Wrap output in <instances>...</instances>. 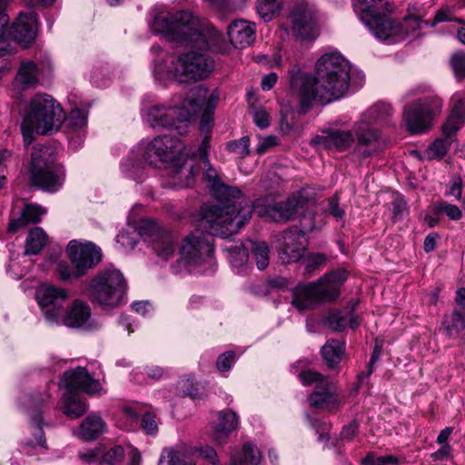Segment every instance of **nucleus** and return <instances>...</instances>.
<instances>
[{"label": "nucleus", "instance_id": "1", "mask_svg": "<svg viewBox=\"0 0 465 465\" xmlns=\"http://www.w3.org/2000/svg\"><path fill=\"white\" fill-rule=\"evenodd\" d=\"M350 73V63L338 53L322 55L313 76L294 64L288 72L291 95L298 100L301 111L306 113L314 102L327 104L341 98L349 88Z\"/></svg>", "mask_w": 465, "mask_h": 465}, {"label": "nucleus", "instance_id": "2", "mask_svg": "<svg viewBox=\"0 0 465 465\" xmlns=\"http://www.w3.org/2000/svg\"><path fill=\"white\" fill-rule=\"evenodd\" d=\"M203 165V179L215 199L213 203L202 205L203 221L209 225L213 234L221 235L222 238L230 237L251 219L252 203L239 188L224 184L208 159H204Z\"/></svg>", "mask_w": 465, "mask_h": 465}, {"label": "nucleus", "instance_id": "3", "mask_svg": "<svg viewBox=\"0 0 465 465\" xmlns=\"http://www.w3.org/2000/svg\"><path fill=\"white\" fill-rule=\"evenodd\" d=\"M150 27L171 42L192 45L201 51L215 50V44L221 38L216 30L204 28L198 17L186 11L157 13Z\"/></svg>", "mask_w": 465, "mask_h": 465}, {"label": "nucleus", "instance_id": "4", "mask_svg": "<svg viewBox=\"0 0 465 465\" xmlns=\"http://www.w3.org/2000/svg\"><path fill=\"white\" fill-rule=\"evenodd\" d=\"M208 99V91L204 88L191 90L180 106L154 105L149 108L147 121L153 128H168L179 135L187 134L193 116L203 111L201 124L207 125L211 121L213 108Z\"/></svg>", "mask_w": 465, "mask_h": 465}, {"label": "nucleus", "instance_id": "5", "mask_svg": "<svg viewBox=\"0 0 465 465\" xmlns=\"http://www.w3.org/2000/svg\"><path fill=\"white\" fill-rule=\"evenodd\" d=\"M64 114L60 104L49 94H38L28 103L21 124L25 144L34 141V134L45 135L57 131Z\"/></svg>", "mask_w": 465, "mask_h": 465}, {"label": "nucleus", "instance_id": "6", "mask_svg": "<svg viewBox=\"0 0 465 465\" xmlns=\"http://www.w3.org/2000/svg\"><path fill=\"white\" fill-rule=\"evenodd\" d=\"M28 173L30 185L47 193L57 192L65 177L64 166L56 162L54 149L47 145L34 148Z\"/></svg>", "mask_w": 465, "mask_h": 465}, {"label": "nucleus", "instance_id": "7", "mask_svg": "<svg viewBox=\"0 0 465 465\" xmlns=\"http://www.w3.org/2000/svg\"><path fill=\"white\" fill-rule=\"evenodd\" d=\"M127 284L119 270H103L93 276L87 285V296L93 303L104 308L118 306Z\"/></svg>", "mask_w": 465, "mask_h": 465}, {"label": "nucleus", "instance_id": "8", "mask_svg": "<svg viewBox=\"0 0 465 465\" xmlns=\"http://www.w3.org/2000/svg\"><path fill=\"white\" fill-rule=\"evenodd\" d=\"M214 61L203 52L189 51L173 57L168 74L180 83L201 81L209 76Z\"/></svg>", "mask_w": 465, "mask_h": 465}, {"label": "nucleus", "instance_id": "9", "mask_svg": "<svg viewBox=\"0 0 465 465\" xmlns=\"http://www.w3.org/2000/svg\"><path fill=\"white\" fill-rule=\"evenodd\" d=\"M298 377L304 386L314 385V391L308 397L311 407L329 411H335L340 408L341 401L338 389L327 376L316 371L306 370L301 371Z\"/></svg>", "mask_w": 465, "mask_h": 465}, {"label": "nucleus", "instance_id": "10", "mask_svg": "<svg viewBox=\"0 0 465 465\" xmlns=\"http://www.w3.org/2000/svg\"><path fill=\"white\" fill-rule=\"evenodd\" d=\"M353 6L361 22L376 38L385 41L391 35L401 31L394 19L381 12L383 0H357Z\"/></svg>", "mask_w": 465, "mask_h": 465}, {"label": "nucleus", "instance_id": "11", "mask_svg": "<svg viewBox=\"0 0 465 465\" xmlns=\"http://www.w3.org/2000/svg\"><path fill=\"white\" fill-rule=\"evenodd\" d=\"M202 222L208 228L209 233L196 232L189 234L183 239L180 247L181 262L187 267H196L203 262H209L214 252L213 236L218 235L212 232L205 222L203 220Z\"/></svg>", "mask_w": 465, "mask_h": 465}, {"label": "nucleus", "instance_id": "12", "mask_svg": "<svg viewBox=\"0 0 465 465\" xmlns=\"http://www.w3.org/2000/svg\"><path fill=\"white\" fill-rule=\"evenodd\" d=\"M442 102L439 97H428L406 106L403 112L408 131L412 134H420L428 130L435 115L440 114Z\"/></svg>", "mask_w": 465, "mask_h": 465}, {"label": "nucleus", "instance_id": "13", "mask_svg": "<svg viewBox=\"0 0 465 465\" xmlns=\"http://www.w3.org/2000/svg\"><path fill=\"white\" fill-rule=\"evenodd\" d=\"M184 149L177 138L171 135L158 136L146 144L143 158L149 165L157 167L159 163L173 161L177 155L183 154Z\"/></svg>", "mask_w": 465, "mask_h": 465}, {"label": "nucleus", "instance_id": "14", "mask_svg": "<svg viewBox=\"0 0 465 465\" xmlns=\"http://www.w3.org/2000/svg\"><path fill=\"white\" fill-rule=\"evenodd\" d=\"M141 235L145 236L154 253L163 261L173 257L177 250V237L160 227L154 222L146 223L141 227Z\"/></svg>", "mask_w": 465, "mask_h": 465}, {"label": "nucleus", "instance_id": "15", "mask_svg": "<svg viewBox=\"0 0 465 465\" xmlns=\"http://www.w3.org/2000/svg\"><path fill=\"white\" fill-rule=\"evenodd\" d=\"M68 298V292L64 289L52 285L45 286L37 292L39 306L48 322L59 323Z\"/></svg>", "mask_w": 465, "mask_h": 465}, {"label": "nucleus", "instance_id": "16", "mask_svg": "<svg viewBox=\"0 0 465 465\" xmlns=\"http://www.w3.org/2000/svg\"><path fill=\"white\" fill-rule=\"evenodd\" d=\"M292 33L299 39L311 40L318 35L316 19L308 4L299 1L292 8L289 17Z\"/></svg>", "mask_w": 465, "mask_h": 465}, {"label": "nucleus", "instance_id": "17", "mask_svg": "<svg viewBox=\"0 0 465 465\" xmlns=\"http://www.w3.org/2000/svg\"><path fill=\"white\" fill-rule=\"evenodd\" d=\"M306 250V238L303 231L298 228L285 230L279 239L278 254L282 263L298 262Z\"/></svg>", "mask_w": 465, "mask_h": 465}, {"label": "nucleus", "instance_id": "18", "mask_svg": "<svg viewBox=\"0 0 465 465\" xmlns=\"http://www.w3.org/2000/svg\"><path fill=\"white\" fill-rule=\"evenodd\" d=\"M67 253L78 276L84 275L89 269L95 267L102 261V250L93 242L81 244L70 242Z\"/></svg>", "mask_w": 465, "mask_h": 465}, {"label": "nucleus", "instance_id": "19", "mask_svg": "<svg viewBox=\"0 0 465 465\" xmlns=\"http://www.w3.org/2000/svg\"><path fill=\"white\" fill-rule=\"evenodd\" d=\"M61 383L67 392L83 391L88 395L100 394L103 387L100 381L88 372L84 367H76L64 372Z\"/></svg>", "mask_w": 465, "mask_h": 465}, {"label": "nucleus", "instance_id": "20", "mask_svg": "<svg viewBox=\"0 0 465 465\" xmlns=\"http://www.w3.org/2000/svg\"><path fill=\"white\" fill-rule=\"evenodd\" d=\"M345 270H338L312 282L318 303L331 302L340 295V289L347 279Z\"/></svg>", "mask_w": 465, "mask_h": 465}, {"label": "nucleus", "instance_id": "21", "mask_svg": "<svg viewBox=\"0 0 465 465\" xmlns=\"http://www.w3.org/2000/svg\"><path fill=\"white\" fill-rule=\"evenodd\" d=\"M354 141L352 131L326 128L322 131L321 134L312 139L311 144L322 150L335 148L342 152L349 149L353 144Z\"/></svg>", "mask_w": 465, "mask_h": 465}, {"label": "nucleus", "instance_id": "22", "mask_svg": "<svg viewBox=\"0 0 465 465\" xmlns=\"http://www.w3.org/2000/svg\"><path fill=\"white\" fill-rule=\"evenodd\" d=\"M304 204L305 200L302 195H293L285 202L264 206L261 215L267 216L277 223H285L294 220Z\"/></svg>", "mask_w": 465, "mask_h": 465}, {"label": "nucleus", "instance_id": "23", "mask_svg": "<svg viewBox=\"0 0 465 465\" xmlns=\"http://www.w3.org/2000/svg\"><path fill=\"white\" fill-rule=\"evenodd\" d=\"M37 28L38 21L35 13L20 14L11 27L10 35L15 42L24 47H28L35 39Z\"/></svg>", "mask_w": 465, "mask_h": 465}, {"label": "nucleus", "instance_id": "24", "mask_svg": "<svg viewBox=\"0 0 465 465\" xmlns=\"http://www.w3.org/2000/svg\"><path fill=\"white\" fill-rule=\"evenodd\" d=\"M227 33L232 45L245 48L255 41L256 25L250 21L239 19L229 25Z\"/></svg>", "mask_w": 465, "mask_h": 465}, {"label": "nucleus", "instance_id": "25", "mask_svg": "<svg viewBox=\"0 0 465 465\" xmlns=\"http://www.w3.org/2000/svg\"><path fill=\"white\" fill-rule=\"evenodd\" d=\"M92 311L89 304L82 300L75 299L67 311L63 313L59 323L69 328H81L91 318Z\"/></svg>", "mask_w": 465, "mask_h": 465}, {"label": "nucleus", "instance_id": "26", "mask_svg": "<svg viewBox=\"0 0 465 465\" xmlns=\"http://www.w3.org/2000/svg\"><path fill=\"white\" fill-rule=\"evenodd\" d=\"M217 421L213 426V435L217 441L222 442L227 436L239 426V417L231 409L218 411Z\"/></svg>", "mask_w": 465, "mask_h": 465}, {"label": "nucleus", "instance_id": "27", "mask_svg": "<svg viewBox=\"0 0 465 465\" xmlns=\"http://www.w3.org/2000/svg\"><path fill=\"white\" fill-rule=\"evenodd\" d=\"M46 213L45 209L40 205L27 203L21 212V215L16 219H12L8 225V232L15 233L19 229L25 227L29 223H37L42 216Z\"/></svg>", "mask_w": 465, "mask_h": 465}, {"label": "nucleus", "instance_id": "28", "mask_svg": "<svg viewBox=\"0 0 465 465\" xmlns=\"http://www.w3.org/2000/svg\"><path fill=\"white\" fill-rule=\"evenodd\" d=\"M106 430V423L97 414L88 415L80 424L78 437L84 441H92L99 438Z\"/></svg>", "mask_w": 465, "mask_h": 465}, {"label": "nucleus", "instance_id": "29", "mask_svg": "<svg viewBox=\"0 0 465 465\" xmlns=\"http://www.w3.org/2000/svg\"><path fill=\"white\" fill-rule=\"evenodd\" d=\"M292 304L299 311L310 310L318 304L312 282L308 284H298L292 289Z\"/></svg>", "mask_w": 465, "mask_h": 465}, {"label": "nucleus", "instance_id": "30", "mask_svg": "<svg viewBox=\"0 0 465 465\" xmlns=\"http://www.w3.org/2000/svg\"><path fill=\"white\" fill-rule=\"evenodd\" d=\"M345 345L338 340L328 341L322 348V356L329 370H334L341 362Z\"/></svg>", "mask_w": 465, "mask_h": 465}, {"label": "nucleus", "instance_id": "31", "mask_svg": "<svg viewBox=\"0 0 465 465\" xmlns=\"http://www.w3.org/2000/svg\"><path fill=\"white\" fill-rule=\"evenodd\" d=\"M87 403L77 395L71 392H66L64 395L61 410L68 418L77 419L82 417L87 411Z\"/></svg>", "mask_w": 465, "mask_h": 465}, {"label": "nucleus", "instance_id": "32", "mask_svg": "<svg viewBox=\"0 0 465 465\" xmlns=\"http://www.w3.org/2000/svg\"><path fill=\"white\" fill-rule=\"evenodd\" d=\"M352 133L358 142L356 150L361 146H371L379 139L378 131L364 121L355 124Z\"/></svg>", "mask_w": 465, "mask_h": 465}, {"label": "nucleus", "instance_id": "33", "mask_svg": "<svg viewBox=\"0 0 465 465\" xmlns=\"http://www.w3.org/2000/svg\"><path fill=\"white\" fill-rule=\"evenodd\" d=\"M45 400L41 395H35L33 397V407L30 412L32 421L37 426L36 432L35 434L36 443L43 447L44 449H47L46 440L45 437L44 430L41 428L42 423V416L40 408L42 407Z\"/></svg>", "mask_w": 465, "mask_h": 465}, {"label": "nucleus", "instance_id": "34", "mask_svg": "<svg viewBox=\"0 0 465 465\" xmlns=\"http://www.w3.org/2000/svg\"><path fill=\"white\" fill-rule=\"evenodd\" d=\"M246 248L252 252L255 260L256 266L259 270H264L269 264V246L265 242L246 241Z\"/></svg>", "mask_w": 465, "mask_h": 465}, {"label": "nucleus", "instance_id": "35", "mask_svg": "<svg viewBox=\"0 0 465 465\" xmlns=\"http://www.w3.org/2000/svg\"><path fill=\"white\" fill-rule=\"evenodd\" d=\"M443 325L449 336L457 335L465 330V311L454 309L450 315H445Z\"/></svg>", "mask_w": 465, "mask_h": 465}, {"label": "nucleus", "instance_id": "36", "mask_svg": "<svg viewBox=\"0 0 465 465\" xmlns=\"http://www.w3.org/2000/svg\"><path fill=\"white\" fill-rule=\"evenodd\" d=\"M261 452L252 443L243 445L242 452L232 459L231 465H259Z\"/></svg>", "mask_w": 465, "mask_h": 465}, {"label": "nucleus", "instance_id": "37", "mask_svg": "<svg viewBox=\"0 0 465 465\" xmlns=\"http://www.w3.org/2000/svg\"><path fill=\"white\" fill-rule=\"evenodd\" d=\"M46 242V234L43 229L35 227L29 232L25 242V254L35 255L41 252Z\"/></svg>", "mask_w": 465, "mask_h": 465}, {"label": "nucleus", "instance_id": "38", "mask_svg": "<svg viewBox=\"0 0 465 465\" xmlns=\"http://www.w3.org/2000/svg\"><path fill=\"white\" fill-rule=\"evenodd\" d=\"M38 67L33 61L23 62L17 73V81L25 88L37 82Z\"/></svg>", "mask_w": 465, "mask_h": 465}, {"label": "nucleus", "instance_id": "39", "mask_svg": "<svg viewBox=\"0 0 465 465\" xmlns=\"http://www.w3.org/2000/svg\"><path fill=\"white\" fill-rule=\"evenodd\" d=\"M282 5V0H257L256 9L261 18L271 21L280 12Z\"/></svg>", "mask_w": 465, "mask_h": 465}, {"label": "nucleus", "instance_id": "40", "mask_svg": "<svg viewBox=\"0 0 465 465\" xmlns=\"http://www.w3.org/2000/svg\"><path fill=\"white\" fill-rule=\"evenodd\" d=\"M421 17L414 15H406L404 17L403 23H398L395 21V25L401 26V31L391 35L390 38H395L396 40L403 39L410 33H412L418 30L420 27Z\"/></svg>", "mask_w": 465, "mask_h": 465}, {"label": "nucleus", "instance_id": "41", "mask_svg": "<svg viewBox=\"0 0 465 465\" xmlns=\"http://www.w3.org/2000/svg\"><path fill=\"white\" fill-rule=\"evenodd\" d=\"M392 114L390 104L378 102L366 112L365 116L375 122H387Z\"/></svg>", "mask_w": 465, "mask_h": 465}, {"label": "nucleus", "instance_id": "42", "mask_svg": "<svg viewBox=\"0 0 465 465\" xmlns=\"http://www.w3.org/2000/svg\"><path fill=\"white\" fill-rule=\"evenodd\" d=\"M226 250L229 252L230 262L233 267L240 268L248 262L249 248H246V242L232 245L227 247Z\"/></svg>", "mask_w": 465, "mask_h": 465}, {"label": "nucleus", "instance_id": "43", "mask_svg": "<svg viewBox=\"0 0 465 465\" xmlns=\"http://www.w3.org/2000/svg\"><path fill=\"white\" fill-rule=\"evenodd\" d=\"M325 326L334 331H342L347 323V318L339 309L331 310L323 319Z\"/></svg>", "mask_w": 465, "mask_h": 465}, {"label": "nucleus", "instance_id": "44", "mask_svg": "<svg viewBox=\"0 0 465 465\" xmlns=\"http://www.w3.org/2000/svg\"><path fill=\"white\" fill-rule=\"evenodd\" d=\"M159 465H195V464L183 460L181 453L177 450H165L160 458Z\"/></svg>", "mask_w": 465, "mask_h": 465}, {"label": "nucleus", "instance_id": "45", "mask_svg": "<svg viewBox=\"0 0 465 465\" xmlns=\"http://www.w3.org/2000/svg\"><path fill=\"white\" fill-rule=\"evenodd\" d=\"M250 139L248 136H242L239 140L232 141L227 144L230 152L234 153L241 158H244L250 153Z\"/></svg>", "mask_w": 465, "mask_h": 465}, {"label": "nucleus", "instance_id": "46", "mask_svg": "<svg viewBox=\"0 0 465 465\" xmlns=\"http://www.w3.org/2000/svg\"><path fill=\"white\" fill-rule=\"evenodd\" d=\"M66 122L72 128H82L87 123V113L80 108L72 109L66 118Z\"/></svg>", "mask_w": 465, "mask_h": 465}, {"label": "nucleus", "instance_id": "47", "mask_svg": "<svg viewBox=\"0 0 465 465\" xmlns=\"http://www.w3.org/2000/svg\"><path fill=\"white\" fill-rule=\"evenodd\" d=\"M124 451L121 446H114L107 450L100 459V465H115L124 458Z\"/></svg>", "mask_w": 465, "mask_h": 465}, {"label": "nucleus", "instance_id": "48", "mask_svg": "<svg viewBox=\"0 0 465 465\" xmlns=\"http://www.w3.org/2000/svg\"><path fill=\"white\" fill-rule=\"evenodd\" d=\"M464 120L454 117L450 114L445 124L442 125V134L443 135L450 140L456 135L458 130L461 128L464 124Z\"/></svg>", "mask_w": 465, "mask_h": 465}, {"label": "nucleus", "instance_id": "49", "mask_svg": "<svg viewBox=\"0 0 465 465\" xmlns=\"http://www.w3.org/2000/svg\"><path fill=\"white\" fill-rule=\"evenodd\" d=\"M441 213H446L450 220L455 221L460 220L462 215L461 211L457 205L447 203H441L435 207V214H440Z\"/></svg>", "mask_w": 465, "mask_h": 465}, {"label": "nucleus", "instance_id": "50", "mask_svg": "<svg viewBox=\"0 0 465 465\" xmlns=\"http://www.w3.org/2000/svg\"><path fill=\"white\" fill-rule=\"evenodd\" d=\"M326 262V256L322 253H314L308 256L304 260L305 269L304 272L306 274L312 273L313 271L318 269L320 266L324 264Z\"/></svg>", "mask_w": 465, "mask_h": 465}, {"label": "nucleus", "instance_id": "51", "mask_svg": "<svg viewBox=\"0 0 465 465\" xmlns=\"http://www.w3.org/2000/svg\"><path fill=\"white\" fill-rule=\"evenodd\" d=\"M451 67L458 79L465 77V54H456L450 60Z\"/></svg>", "mask_w": 465, "mask_h": 465}, {"label": "nucleus", "instance_id": "52", "mask_svg": "<svg viewBox=\"0 0 465 465\" xmlns=\"http://www.w3.org/2000/svg\"><path fill=\"white\" fill-rule=\"evenodd\" d=\"M236 358L235 352L233 351H227L221 354L216 361V367L220 371H228L232 363L234 362Z\"/></svg>", "mask_w": 465, "mask_h": 465}, {"label": "nucleus", "instance_id": "53", "mask_svg": "<svg viewBox=\"0 0 465 465\" xmlns=\"http://www.w3.org/2000/svg\"><path fill=\"white\" fill-rule=\"evenodd\" d=\"M451 141L446 137L444 139H437L430 144V150L435 156L442 157L447 153Z\"/></svg>", "mask_w": 465, "mask_h": 465}, {"label": "nucleus", "instance_id": "54", "mask_svg": "<svg viewBox=\"0 0 465 465\" xmlns=\"http://www.w3.org/2000/svg\"><path fill=\"white\" fill-rule=\"evenodd\" d=\"M57 275L60 280L64 282H68L73 279H77L80 276L76 275V269L72 270L70 266L64 262L58 263L56 268Z\"/></svg>", "mask_w": 465, "mask_h": 465}, {"label": "nucleus", "instance_id": "55", "mask_svg": "<svg viewBox=\"0 0 465 465\" xmlns=\"http://www.w3.org/2000/svg\"><path fill=\"white\" fill-rule=\"evenodd\" d=\"M141 426L147 434H155L158 431V425L155 420V416L150 412L143 415L141 420Z\"/></svg>", "mask_w": 465, "mask_h": 465}, {"label": "nucleus", "instance_id": "56", "mask_svg": "<svg viewBox=\"0 0 465 465\" xmlns=\"http://www.w3.org/2000/svg\"><path fill=\"white\" fill-rule=\"evenodd\" d=\"M328 212L336 220L343 219L345 215V211L340 206L339 197L337 194H334L333 196L328 199Z\"/></svg>", "mask_w": 465, "mask_h": 465}, {"label": "nucleus", "instance_id": "57", "mask_svg": "<svg viewBox=\"0 0 465 465\" xmlns=\"http://www.w3.org/2000/svg\"><path fill=\"white\" fill-rule=\"evenodd\" d=\"M179 388L183 395L190 396L191 398H195L199 395L198 385L193 380H181L179 381Z\"/></svg>", "mask_w": 465, "mask_h": 465}, {"label": "nucleus", "instance_id": "58", "mask_svg": "<svg viewBox=\"0 0 465 465\" xmlns=\"http://www.w3.org/2000/svg\"><path fill=\"white\" fill-rule=\"evenodd\" d=\"M364 462H368L371 465H401V460L396 456L392 455H386V456H381L377 458H366L364 460Z\"/></svg>", "mask_w": 465, "mask_h": 465}, {"label": "nucleus", "instance_id": "59", "mask_svg": "<svg viewBox=\"0 0 465 465\" xmlns=\"http://www.w3.org/2000/svg\"><path fill=\"white\" fill-rule=\"evenodd\" d=\"M213 6L222 12L231 11L238 6L243 0H209Z\"/></svg>", "mask_w": 465, "mask_h": 465}, {"label": "nucleus", "instance_id": "60", "mask_svg": "<svg viewBox=\"0 0 465 465\" xmlns=\"http://www.w3.org/2000/svg\"><path fill=\"white\" fill-rule=\"evenodd\" d=\"M446 21H456L460 24H465V21L460 18L454 19L451 16L450 9L447 8V9H440L436 13L431 25H436L439 23H442V22H446Z\"/></svg>", "mask_w": 465, "mask_h": 465}, {"label": "nucleus", "instance_id": "61", "mask_svg": "<svg viewBox=\"0 0 465 465\" xmlns=\"http://www.w3.org/2000/svg\"><path fill=\"white\" fill-rule=\"evenodd\" d=\"M274 145H276V138L274 136H266L263 138H259V143L257 144L255 151L257 154L262 155Z\"/></svg>", "mask_w": 465, "mask_h": 465}, {"label": "nucleus", "instance_id": "62", "mask_svg": "<svg viewBox=\"0 0 465 465\" xmlns=\"http://www.w3.org/2000/svg\"><path fill=\"white\" fill-rule=\"evenodd\" d=\"M253 122L262 129L267 128L270 124L268 113L262 109L255 111L253 114Z\"/></svg>", "mask_w": 465, "mask_h": 465}, {"label": "nucleus", "instance_id": "63", "mask_svg": "<svg viewBox=\"0 0 465 465\" xmlns=\"http://www.w3.org/2000/svg\"><path fill=\"white\" fill-rule=\"evenodd\" d=\"M199 452L202 458L210 462L211 464L216 465L218 463V455L213 448L206 446L201 448L199 450Z\"/></svg>", "mask_w": 465, "mask_h": 465}, {"label": "nucleus", "instance_id": "64", "mask_svg": "<svg viewBox=\"0 0 465 465\" xmlns=\"http://www.w3.org/2000/svg\"><path fill=\"white\" fill-rule=\"evenodd\" d=\"M450 115L465 121V101L460 98L457 99Z\"/></svg>", "mask_w": 465, "mask_h": 465}]
</instances>
